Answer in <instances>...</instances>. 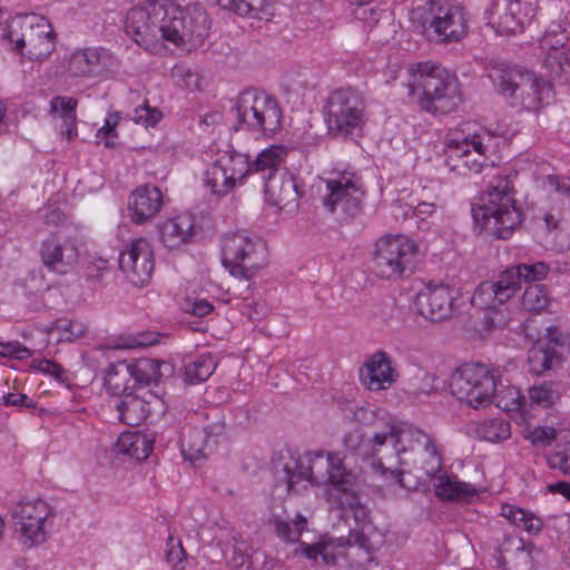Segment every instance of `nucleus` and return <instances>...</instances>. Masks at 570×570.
Listing matches in <instances>:
<instances>
[{"label": "nucleus", "instance_id": "1", "mask_svg": "<svg viewBox=\"0 0 570 570\" xmlns=\"http://www.w3.org/2000/svg\"><path fill=\"white\" fill-rule=\"evenodd\" d=\"M374 429L368 440L374 455L389 444L393 448L397 465L412 466L426 476H434L440 471L441 456L431 435L392 417L376 419Z\"/></svg>", "mask_w": 570, "mask_h": 570}, {"label": "nucleus", "instance_id": "2", "mask_svg": "<svg viewBox=\"0 0 570 570\" xmlns=\"http://www.w3.org/2000/svg\"><path fill=\"white\" fill-rule=\"evenodd\" d=\"M472 216L487 235L499 239L511 237L522 222V212L514 199L512 174L494 177L472 206Z\"/></svg>", "mask_w": 570, "mask_h": 570}, {"label": "nucleus", "instance_id": "3", "mask_svg": "<svg viewBox=\"0 0 570 570\" xmlns=\"http://www.w3.org/2000/svg\"><path fill=\"white\" fill-rule=\"evenodd\" d=\"M409 73V96L421 109L434 115H446L461 104L456 76L441 65L431 61L416 63L410 68Z\"/></svg>", "mask_w": 570, "mask_h": 570}, {"label": "nucleus", "instance_id": "4", "mask_svg": "<svg viewBox=\"0 0 570 570\" xmlns=\"http://www.w3.org/2000/svg\"><path fill=\"white\" fill-rule=\"evenodd\" d=\"M499 371L479 363H465L458 367L450 377V391L460 402L470 407H487L497 402L499 407L510 411L519 406V392L509 390L511 402H504L498 392Z\"/></svg>", "mask_w": 570, "mask_h": 570}, {"label": "nucleus", "instance_id": "5", "mask_svg": "<svg viewBox=\"0 0 570 570\" xmlns=\"http://www.w3.org/2000/svg\"><path fill=\"white\" fill-rule=\"evenodd\" d=\"M277 478L286 480L288 491L302 480L316 485L328 484L327 500L334 493L347 489L353 481V474L346 471L342 458L324 451L308 453L301 462L292 459L284 463Z\"/></svg>", "mask_w": 570, "mask_h": 570}, {"label": "nucleus", "instance_id": "6", "mask_svg": "<svg viewBox=\"0 0 570 570\" xmlns=\"http://www.w3.org/2000/svg\"><path fill=\"white\" fill-rule=\"evenodd\" d=\"M413 20L426 39L436 43L459 42L469 29L464 7L452 0H430L414 12Z\"/></svg>", "mask_w": 570, "mask_h": 570}, {"label": "nucleus", "instance_id": "7", "mask_svg": "<svg viewBox=\"0 0 570 570\" xmlns=\"http://www.w3.org/2000/svg\"><path fill=\"white\" fill-rule=\"evenodd\" d=\"M489 77L511 106L520 105L528 111H539L551 96V86L544 79L515 67H493Z\"/></svg>", "mask_w": 570, "mask_h": 570}, {"label": "nucleus", "instance_id": "8", "mask_svg": "<svg viewBox=\"0 0 570 570\" xmlns=\"http://www.w3.org/2000/svg\"><path fill=\"white\" fill-rule=\"evenodd\" d=\"M233 110L237 127L256 135L272 136L281 129L282 109L277 100L257 88L244 89L236 98Z\"/></svg>", "mask_w": 570, "mask_h": 570}, {"label": "nucleus", "instance_id": "9", "mask_svg": "<svg viewBox=\"0 0 570 570\" xmlns=\"http://www.w3.org/2000/svg\"><path fill=\"white\" fill-rule=\"evenodd\" d=\"M166 41L185 51L199 48L209 35L210 21L200 4L181 8L168 0Z\"/></svg>", "mask_w": 570, "mask_h": 570}, {"label": "nucleus", "instance_id": "10", "mask_svg": "<svg viewBox=\"0 0 570 570\" xmlns=\"http://www.w3.org/2000/svg\"><path fill=\"white\" fill-rule=\"evenodd\" d=\"M222 262L233 276L249 281L267 265V248L245 233L227 234L222 240Z\"/></svg>", "mask_w": 570, "mask_h": 570}, {"label": "nucleus", "instance_id": "11", "mask_svg": "<svg viewBox=\"0 0 570 570\" xmlns=\"http://www.w3.org/2000/svg\"><path fill=\"white\" fill-rule=\"evenodd\" d=\"M14 49L21 52L24 48L30 59L42 60L56 48L55 32L48 19L30 13L11 19L4 33Z\"/></svg>", "mask_w": 570, "mask_h": 570}, {"label": "nucleus", "instance_id": "12", "mask_svg": "<svg viewBox=\"0 0 570 570\" xmlns=\"http://www.w3.org/2000/svg\"><path fill=\"white\" fill-rule=\"evenodd\" d=\"M168 0H151L130 9L126 17V32L147 51L163 48L167 33Z\"/></svg>", "mask_w": 570, "mask_h": 570}, {"label": "nucleus", "instance_id": "13", "mask_svg": "<svg viewBox=\"0 0 570 570\" xmlns=\"http://www.w3.org/2000/svg\"><path fill=\"white\" fill-rule=\"evenodd\" d=\"M365 102L352 88H340L331 94L326 105L328 131L336 137L358 136L363 125Z\"/></svg>", "mask_w": 570, "mask_h": 570}, {"label": "nucleus", "instance_id": "14", "mask_svg": "<svg viewBox=\"0 0 570 570\" xmlns=\"http://www.w3.org/2000/svg\"><path fill=\"white\" fill-rule=\"evenodd\" d=\"M417 246L403 235L381 237L375 245L374 266L387 279H399L415 269Z\"/></svg>", "mask_w": 570, "mask_h": 570}, {"label": "nucleus", "instance_id": "15", "mask_svg": "<svg viewBox=\"0 0 570 570\" xmlns=\"http://www.w3.org/2000/svg\"><path fill=\"white\" fill-rule=\"evenodd\" d=\"M55 517V508L40 498L21 501L12 513L19 540L27 547L43 543Z\"/></svg>", "mask_w": 570, "mask_h": 570}, {"label": "nucleus", "instance_id": "16", "mask_svg": "<svg viewBox=\"0 0 570 570\" xmlns=\"http://www.w3.org/2000/svg\"><path fill=\"white\" fill-rule=\"evenodd\" d=\"M492 140L488 134H475L472 137L449 138L445 146V160L450 170L466 176L469 174H479L487 164V151Z\"/></svg>", "mask_w": 570, "mask_h": 570}, {"label": "nucleus", "instance_id": "17", "mask_svg": "<svg viewBox=\"0 0 570 570\" xmlns=\"http://www.w3.org/2000/svg\"><path fill=\"white\" fill-rule=\"evenodd\" d=\"M517 279L511 273L499 275L497 281L482 282L474 291L471 303L473 306L481 309H490L487 316V323L490 327H503L507 325L503 312L498 311L497 307L508 302L514 294L513 281Z\"/></svg>", "mask_w": 570, "mask_h": 570}, {"label": "nucleus", "instance_id": "18", "mask_svg": "<svg viewBox=\"0 0 570 570\" xmlns=\"http://www.w3.org/2000/svg\"><path fill=\"white\" fill-rule=\"evenodd\" d=\"M345 550H356L368 558L370 540L363 532L351 531L346 538H330L314 544L301 542L296 552L316 563L334 564L340 556L346 554Z\"/></svg>", "mask_w": 570, "mask_h": 570}, {"label": "nucleus", "instance_id": "19", "mask_svg": "<svg viewBox=\"0 0 570 570\" xmlns=\"http://www.w3.org/2000/svg\"><path fill=\"white\" fill-rule=\"evenodd\" d=\"M535 17L530 1L494 0L488 10L489 24L500 35H517Z\"/></svg>", "mask_w": 570, "mask_h": 570}, {"label": "nucleus", "instance_id": "20", "mask_svg": "<svg viewBox=\"0 0 570 570\" xmlns=\"http://www.w3.org/2000/svg\"><path fill=\"white\" fill-rule=\"evenodd\" d=\"M118 264L129 283L138 287L146 285L155 268L151 245L145 238L131 240L120 252Z\"/></svg>", "mask_w": 570, "mask_h": 570}, {"label": "nucleus", "instance_id": "21", "mask_svg": "<svg viewBox=\"0 0 570 570\" xmlns=\"http://www.w3.org/2000/svg\"><path fill=\"white\" fill-rule=\"evenodd\" d=\"M570 352V338L558 328L548 327L547 334L528 352L529 371L535 375L559 364L566 353Z\"/></svg>", "mask_w": 570, "mask_h": 570}, {"label": "nucleus", "instance_id": "22", "mask_svg": "<svg viewBox=\"0 0 570 570\" xmlns=\"http://www.w3.org/2000/svg\"><path fill=\"white\" fill-rule=\"evenodd\" d=\"M117 58L104 48H86L71 53L67 71L71 77H104L115 73Z\"/></svg>", "mask_w": 570, "mask_h": 570}, {"label": "nucleus", "instance_id": "23", "mask_svg": "<svg viewBox=\"0 0 570 570\" xmlns=\"http://www.w3.org/2000/svg\"><path fill=\"white\" fill-rule=\"evenodd\" d=\"M40 255L46 267L63 275L77 265L79 249L72 238L56 233L43 240Z\"/></svg>", "mask_w": 570, "mask_h": 570}, {"label": "nucleus", "instance_id": "24", "mask_svg": "<svg viewBox=\"0 0 570 570\" xmlns=\"http://www.w3.org/2000/svg\"><path fill=\"white\" fill-rule=\"evenodd\" d=\"M326 195L323 196V204L330 210L340 208L346 216L354 217L362 209L364 191L352 178L342 176L338 179L326 181Z\"/></svg>", "mask_w": 570, "mask_h": 570}, {"label": "nucleus", "instance_id": "25", "mask_svg": "<svg viewBox=\"0 0 570 570\" xmlns=\"http://www.w3.org/2000/svg\"><path fill=\"white\" fill-rule=\"evenodd\" d=\"M453 291L445 284L428 285L415 299L419 313L433 322L449 318L453 311Z\"/></svg>", "mask_w": 570, "mask_h": 570}, {"label": "nucleus", "instance_id": "26", "mask_svg": "<svg viewBox=\"0 0 570 570\" xmlns=\"http://www.w3.org/2000/svg\"><path fill=\"white\" fill-rule=\"evenodd\" d=\"M263 179L267 203L287 212L298 207L301 191L295 176L289 170L282 169L272 176H263Z\"/></svg>", "mask_w": 570, "mask_h": 570}, {"label": "nucleus", "instance_id": "27", "mask_svg": "<svg viewBox=\"0 0 570 570\" xmlns=\"http://www.w3.org/2000/svg\"><path fill=\"white\" fill-rule=\"evenodd\" d=\"M399 372L384 351L372 354L360 370V381L370 391L387 390L397 380Z\"/></svg>", "mask_w": 570, "mask_h": 570}, {"label": "nucleus", "instance_id": "28", "mask_svg": "<svg viewBox=\"0 0 570 570\" xmlns=\"http://www.w3.org/2000/svg\"><path fill=\"white\" fill-rule=\"evenodd\" d=\"M548 183L559 195L570 198V177L549 176ZM534 224L537 229L546 230L553 237L562 233L570 234V213L552 209L535 216Z\"/></svg>", "mask_w": 570, "mask_h": 570}, {"label": "nucleus", "instance_id": "29", "mask_svg": "<svg viewBox=\"0 0 570 570\" xmlns=\"http://www.w3.org/2000/svg\"><path fill=\"white\" fill-rule=\"evenodd\" d=\"M161 190L154 185L138 186L129 196L128 209L134 223L144 224L153 219L161 209Z\"/></svg>", "mask_w": 570, "mask_h": 570}, {"label": "nucleus", "instance_id": "30", "mask_svg": "<svg viewBox=\"0 0 570 570\" xmlns=\"http://www.w3.org/2000/svg\"><path fill=\"white\" fill-rule=\"evenodd\" d=\"M158 232L165 247L178 248L194 236V219L191 216H177L159 224Z\"/></svg>", "mask_w": 570, "mask_h": 570}, {"label": "nucleus", "instance_id": "31", "mask_svg": "<svg viewBox=\"0 0 570 570\" xmlns=\"http://www.w3.org/2000/svg\"><path fill=\"white\" fill-rule=\"evenodd\" d=\"M534 546L531 542H524L519 537H505L499 548L500 558L513 570H530L532 567L531 552Z\"/></svg>", "mask_w": 570, "mask_h": 570}, {"label": "nucleus", "instance_id": "32", "mask_svg": "<svg viewBox=\"0 0 570 570\" xmlns=\"http://www.w3.org/2000/svg\"><path fill=\"white\" fill-rule=\"evenodd\" d=\"M116 409L118 419L129 426H138L149 414L148 403L132 392L120 396L116 402Z\"/></svg>", "mask_w": 570, "mask_h": 570}, {"label": "nucleus", "instance_id": "33", "mask_svg": "<svg viewBox=\"0 0 570 570\" xmlns=\"http://www.w3.org/2000/svg\"><path fill=\"white\" fill-rule=\"evenodd\" d=\"M161 367L169 368L170 366L166 362L153 358H138L128 362L132 387L158 384L163 376Z\"/></svg>", "mask_w": 570, "mask_h": 570}, {"label": "nucleus", "instance_id": "34", "mask_svg": "<svg viewBox=\"0 0 570 570\" xmlns=\"http://www.w3.org/2000/svg\"><path fill=\"white\" fill-rule=\"evenodd\" d=\"M78 100L73 97L56 96L50 100V114L57 115L62 120V135L72 140L77 137V114Z\"/></svg>", "mask_w": 570, "mask_h": 570}, {"label": "nucleus", "instance_id": "35", "mask_svg": "<svg viewBox=\"0 0 570 570\" xmlns=\"http://www.w3.org/2000/svg\"><path fill=\"white\" fill-rule=\"evenodd\" d=\"M328 502L342 510V514L344 517H352L356 523L366 522L368 519V511L366 507L361 503L354 491V480L347 489L334 493V495L328 499Z\"/></svg>", "mask_w": 570, "mask_h": 570}, {"label": "nucleus", "instance_id": "36", "mask_svg": "<svg viewBox=\"0 0 570 570\" xmlns=\"http://www.w3.org/2000/svg\"><path fill=\"white\" fill-rule=\"evenodd\" d=\"M116 449L136 460H145L153 451V441L137 432H124L117 439Z\"/></svg>", "mask_w": 570, "mask_h": 570}, {"label": "nucleus", "instance_id": "37", "mask_svg": "<svg viewBox=\"0 0 570 570\" xmlns=\"http://www.w3.org/2000/svg\"><path fill=\"white\" fill-rule=\"evenodd\" d=\"M435 494L443 500H463L478 494L471 483L460 481L455 475H442L435 484Z\"/></svg>", "mask_w": 570, "mask_h": 570}, {"label": "nucleus", "instance_id": "38", "mask_svg": "<svg viewBox=\"0 0 570 570\" xmlns=\"http://www.w3.org/2000/svg\"><path fill=\"white\" fill-rule=\"evenodd\" d=\"M207 433L198 428H190L183 432L180 451L183 456L195 463L206 458Z\"/></svg>", "mask_w": 570, "mask_h": 570}, {"label": "nucleus", "instance_id": "39", "mask_svg": "<svg viewBox=\"0 0 570 570\" xmlns=\"http://www.w3.org/2000/svg\"><path fill=\"white\" fill-rule=\"evenodd\" d=\"M501 515L508 519L511 524L527 531L529 534H538L543 528V521L538 515L515 505H502Z\"/></svg>", "mask_w": 570, "mask_h": 570}, {"label": "nucleus", "instance_id": "40", "mask_svg": "<svg viewBox=\"0 0 570 570\" xmlns=\"http://www.w3.org/2000/svg\"><path fill=\"white\" fill-rule=\"evenodd\" d=\"M130 372L128 370V362L121 361L110 364L104 377V384L107 391L116 396H122L129 393L132 385H130Z\"/></svg>", "mask_w": 570, "mask_h": 570}, {"label": "nucleus", "instance_id": "41", "mask_svg": "<svg viewBox=\"0 0 570 570\" xmlns=\"http://www.w3.org/2000/svg\"><path fill=\"white\" fill-rule=\"evenodd\" d=\"M286 155L283 146L273 145L268 148L263 149L256 158L250 161L253 173H261L263 176H272L275 173L281 171V163Z\"/></svg>", "mask_w": 570, "mask_h": 570}, {"label": "nucleus", "instance_id": "42", "mask_svg": "<svg viewBox=\"0 0 570 570\" xmlns=\"http://www.w3.org/2000/svg\"><path fill=\"white\" fill-rule=\"evenodd\" d=\"M204 181L217 196L227 195L236 186L234 180L229 179V174L219 158L205 171Z\"/></svg>", "mask_w": 570, "mask_h": 570}, {"label": "nucleus", "instance_id": "43", "mask_svg": "<svg viewBox=\"0 0 570 570\" xmlns=\"http://www.w3.org/2000/svg\"><path fill=\"white\" fill-rule=\"evenodd\" d=\"M219 160L227 169L229 179L235 184L242 183L247 175L253 174L252 163L247 155L233 150L222 155Z\"/></svg>", "mask_w": 570, "mask_h": 570}, {"label": "nucleus", "instance_id": "44", "mask_svg": "<svg viewBox=\"0 0 570 570\" xmlns=\"http://www.w3.org/2000/svg\"><path fill=\"white\" fill-rule=\"evenodd\" d=\"M543 63L551 77L562 83H570V48L546 55Z\"/></svg>", "mask_w": 570, "mask_h": 570}, {"label": "nucleus", "instance_id": "45", "mask_svg": "<svg viewBox=\"0 0 570 570\" xmlns=\"http://www.w3.org/2000/svg\"><path fill=\"white\" fill-rule=\"evenodd\" d=\"M86 331V326L75 320L58 318L51 323L48 333L55 337L56 342H72L80 337Z\"/></svg>", "mask_w": 570, "mask_h": 570}, {"label": "nucleus", "instance_id": "46", "mask_svg": "<svg viewBox=\"0 0 570 570\" xmlns=\"http://www.w3.org/2000/svg\"><path fill=\"white\" fill-rule=\"evenodd\" d=\"M560 385L554 382H544L528 390V396L532 405L549 407L561 396Z\"/></svg>", "mask_w": 570, "mask_h": 570}, {"label": "nucleus", "instance_id": "47", "mask_svg": "<svg viewBox=\"0 0 570 570\" xmlns=\"http://www.w3.org/2000/svg\"><path fill=\"white\" fill-rule=\"evenodd\" d=\"M548 269L549 268L544 263L539 262L531 265L519 264L517 266L508 268L503 273L509 275L511 273L514 277H517V279L513 281V283H515L514 292H517L521 286L522 279L525 282L540 281L546 277Z\"/></svg>", "mask_w": 570, "mask_h": 570}, {"label": "nucleus", "instance_id": "48", "mask_svg": "<svg viewBox=\"0 0 570 570\" xmlns=\"http://www.w3.org/2000/svg\"><path fill=\"white\" fill-rule=\"evenodd\" d=\"M216 364L212 356L200 355L185 366L186 381L196 384L206 381L215 371Z\"/></svg>", "mask_w": 570, "mask_h": 570}, {"label": "nucleus", "instance_id": "49", "mask_svg": "<svg viewBox=\"0 0 570 570\" xmlns=\"http://www.w3.org/2000/svg\"><path fill=\"white\" fill-rule=\"evenodd\" d=\"M541 48L546 51V55L552 51L561 52L563 49H569L570 38L568 32L559 24L550 26L541 39Z\"/></svg>", "mask_w": 570, "mask_h": 570}, {"label": "nucleus", "instance_id": "50", "mask_svg": "<svg viewBox=\"0 0 570 570\" xmlns=\"http://www.w3.org/2000/svg\"><path fill=\"white\" fill-rule=\"evenodd\" d=\"M171 78L178 87L185 90L195 91L199 89V75L186 63H176L171 69Z\"/></svg>", "mask_w": 570, "mask_h": 570}, {"label": "nucleus", "instance_id": "51", "mask_svg": "<svg viewBox=\"0 0 570 570\" xmlns=\"http://www.w3.org/2000/svg\"><path fill=\"white\" fill-rule=\"evenodd\" d=\"M548 291L542 285H529L522 296V305L528 311L540 312L549 304Z\"/></svg>", "mask_w": 570, "mask_h": 570}, {"label": "nucleus", "instance_id": "52", "mask_svg": "<svg viewBox=\"0 0 570 570\" xmlns=\"http://www.w3.org/2000/svg\"><path fill=\"white\" fill-rule=\"evenodd\" d=\"M355 19L364 23V27L372 30L382 21L390 20V13L376 7H357L354 11Z\"/></svg>", "mask_w": 570, "mask_h": 570}, {"label": "nucleus", "instance_id": "53", "mask_svg": "<svg viewBox=\"0 0 570 570\" xmlns=\"http://www.w3.org/2000/svg\"><path fill=\"white\" fill-rule=\"evenodd\" d=\"M482 435L487 441L500 442L510 438V423L502 419H495L482 428Z\"/></svg>", "mask_w": 570, "mask_h": 570}, {"label": "nucleus", "instance_id": "54", "mask_svg": "<svg viewBox=\"0 0 570 570\" xmlns=\"http://www.w3.org/2000/svg\"><path fill=\"white\" fill-rule=\"evenodd\" d=\"M557 434L552 426H537L528 431L525 439L534 446L547 448L557 439Z\"/></svg>", "mask_w": 570, "mask_h": 570}, {"label": "nucleus", "instance_id": "55", "mask_svg": "<svg viewBox=\"0 0 570 570\" xmlns=\"http://www.w3.org/2000/svg\"><path fill=\"white\" fill-rule=\"evenodd\" d=\"M185 559L186 552L183 548V544L179 540H175L173 537L168 538L167 541V550H166V560L175 570H184L185 569Z\"/></svg>", "mask_w": 570, "mask_h": 570}, {"label": "nucleus", "instance_id": "56", "mask_svg": "<svg viewBox=\"0 0 570 570\" xmlns=\"http://www.w3.org/2000/svg\"><path fill=\"white\" fill-rule=\"evenodd\" d=\"M131 118L136 124H140L145 127H153L160 121L161 112L145 104L134 109Z\"/></svg>", "mask_w": 570, "mask_h": 570}, {"label": "nucleus", "instance_id": "57", "mask_svg": "<svg viewBox=\"0 0 570 570\" xmlns=\"http://www.w3.org/2000/svg\"><path fill=\"white\" fill-rule=\"evenodd\" d=\"M370 468L374 474H377L386 480H393L395 483L403 485V471L394 468L391 463L390 466H386L382 459L372 460L370 463Z\"/></svg>", "mask_w": 570, "mask_h": 570}, {"label": "nucleus", "instance_id": "58", "mask_svg": "<svg viewBox=\"0 0 570 570\" xmlns=\"http://www.w3.org/2000/svg\"><path fill=\"white\" fill-rule=\"evenodd\" d=\"M83 273L87 281L99 283L109 273V266L107 261L102 258L94 259L87 263Z\"/></svg>", "mask_w": 570, "mask_h": 570}, {"label": "nucleus", "instance_id": "59", "mask_svg": "<svg viewBox=\"0 0 570 570\" xmlns=\"http://www.w3.org/2000/svg\"><path fill=\"white\" fill-rule=\"evenodd\" d=\"M0 355L3 357L26 360L31 357L32 351L23 346L19 342H7L0 343Z\"/></svg>", "mask_w": 570, "mask_h": 570}, {"label": "nucleus", "instance_id": "60", "mask_svg": "<svg viewBox=\"0 0 570 570\" xmlns=\"http://www.w3.org/2000/svg\"><path fill=\"white\" fill-rule=\"evenodd\" d=\"M224 10L232 11L238 16H249L253 11L250 0H214Z\"/></svg>", "mask_w": 570, "mask_h": 570}, {"label": "nucleus", "instance_id": "61", "mask_svg": "<svg viewBox=\"0 0 570 570\" xmlns=\"http://www.w3.org/2000/svg\"><path fill=\"white\" fill-rule=\"evenodd\" d=\"M345 448L358 456H366L367 452L363 450V435L360 430L355 429L346 433L343 439Z\"/></svg>", "mask_w": 570, "mask_h": 570}, {"label": "nucleus", "instance_id": "62", "mask_svg": "<svg viewBox=\"0 0 570 570\" xmlns=\"http://www.w3.org/2000/svg\"><path fill=\"white\" fill-rule=\"evenodd\" d=\"M274 527L277 535L286 541L295 542L301 537V528H298V523H296L295 528L292 527L287 521L275 519Z\"/></svg>", "mask_w": 570, "mask_h": 570}, {"label": "nucleus", "instance_id": "63", "mask_svg": "<svg viewBox=\"0 0 570 570\" xmlns=\"http://www.w3.org/2000/svg\"><path fill=\"white\" fill-rule=\"evenodd\" d=\"M549 462L553 468L560 469L562 472L570 474V442L564 449L556 451L549 456Z\"/></svg>", "mask_w": 570, "mask_h": 570}, {"label": "nucleus", "instance_id": "64", "mask_svg": "<svg viewBox=\"0 0 570 570\" xmlns=\"http://www.w3.org/2000/svg\"><path fill=\"white\" fill-rule=\"evenodd\" d=\"M441 383L434 374L424 373L420 381V386L416 390L417 394L430 395L438 393L441 390Z\"/></svg>", "mask_w": 570, "mask_h": 570}]
</instances>
